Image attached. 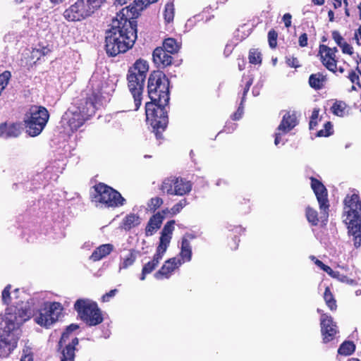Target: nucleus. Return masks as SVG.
<instances>
[{
  "instance_id": "nucleus-7",
  "label": "nucleus",
  "mask_w": 361,
  "mask_h": 361,
  "mask_svg": "<svg viewBox=\"0 0 361 361\" xmlns=\"http://www.w3.org/2000/svg\"><path fill=\"white\" fill-rule=\"evenodd\" d=\"M74 310L78 317L87 326L100 324L104 321L102 312L96 302L89 299H78L74 304Z\"/></svg>"
},
{
  "instance_id": "nucleus-52",
  "label": "nucleus",
  "mask_w": 361,
  "mask_h": 361,
  "mask_svg": "<svg viewBox=\"0 0 361 361\" xmlns=\"http://www.w3.org/2000/svg\"><path fill=\"white\" fill-rule=\"evenodd\" d=\"M319 109H314L312 112V115L310 117V121L309 123L310 129H314V128L317 125V120L319 117Z\"/></svg>"
},
{
  "instance_id": "nucleus-20",
  "label": "nucleus",
  "mask_w": 361,
  "mask_h": 361,
  "mask_svg": "<svg viewBox=\"0 0 361 361\" xmlns=\"http://www.w3.org/2000/svg\"><path fill=\"white\" fill-rule=\"evenodd\" d=\"M21 124L19 123H2L0 124V137H16L21 133Z\"/></svg>"
},
{
  "instance_id": "nucleus-16",
  "label": "nucleus",
  "mask_w": 361,
  "mask_h": 361,
  "mask_svg": "<svg viewBox=\"0 0 361 361\" xmlns=\"http://www.w3.org/2000/svg\"><path fill=\"white\" fill-rule=\"evenodd\" d=\"M152 59L155 66L160 69H164L172 65L173 57L172 54L164 50L160 47H157L152 53Z\"/></svg>"
},
{
  "instance_id": "nucleus-15",
  "label": "nucleus",
  "mask_w": 361,
  "mask_h": 361,
  "mask_svg": "<svg viewBox=\"0 0 361 361\" xmlns=\"http://www.w3.org/2000/svg\"><path fill=\"white\" fill-rule=\"evenodd\" d=\"M97 102V95L93 93L85 99L80 101L76 111H79L86 120H88L90 117L94 116L96 112Z\"/></svg>"
},
{
  "instance_id": "nucleus-12",
  "label": "nucleus",
  "mask_w": 361,
  "mask_h": 361,
  "mask_svg": "<svg viewBox=\"0 0 361 361\" xmlns=\"http://www.w3.org/2000/svg\"><path fill=\"white\" fill-rule=\"evenodd\" d=\"M92 14L83 0H77L75 4L66 8L63 16L69 22L80 21Z\"/></svg>"
},
{
  "instance_id": "nucleus-54",
  "label": "nucleus",
  "mask_w": 361,
  "mask_h": 361,
  "mask_svg": "<svg viewBox=\"0 0 361 361\" xmlns=\"http://www.w3.org/2000/svg\"><path fill=\"white\" fill-rule=\"evenodd\" d=\"M117 293L118 290L116 288L111 290L110 291L106 293L104 295H102V301L103 302H109L110 300V298L114 297Z\"/></svg>"
},
{
  "instance_id": "nucleus-34",
  "label": "nucleus",
  "mask_w": 361,
  "mask_h": 361,
  "mask_svg": "<svg viewBox=\"0 0 361 361\" xmlns=\"http://www.w3.org/2000/svg\"><path fill=\"white\" fill-rule=\"evenodd\" d=\"M355 351V345L353 341H345L343 342L338 349V353L341 355L348 356Z\"/></svg>"
},
{
  "instance_id": "nucleus-63",
  "label": "nucleus",
  "mask_w": 361,
  "mask_h": 361,
  "mask_svg": "<svg viewBox=\"0 0 361 361\" xmlns=\"http://www.w3.org/2000/svg\"><path fill=\"white\" fill-rule=\"evenodd\" d=\"M281 132L279 131V133H275V139H274V144L276 145H279V142H281Z\"/></svg>"
},
{
  "instance_id": "nucleus-14",
  "label": "nucleus",
  "mask_w": 361,
  "mask_h": 361,
  "mask_svg": "<svg viewBox=\"0 0 361 361\" xmlns=\"http://www.w3.org/2000/svg\"><path fill=\"white\" fill-rule=\"evenodd\" d=\"M320 326L324 343L332 341L338 332L336 323L334 321L332 317L327 314H322Z\"/></svg>"
},
{
  "instance_id": "nucleus-62",
  "label": "nucleus",
  "mask_w": 361,
  "mask_h": 361,
  "mask_svg": "<svg viewBox=\"0 0 361 361\" xmlns=\"http://www.w3.org/2000/svg\"><path fill=\"white\" fill-rule=\"evenodd\" d=\"M167 247H168V245L161 244L159 243L158 247H157L156 251H157L158 252L164 254L165 252L166 251Z\"/></svg>"
},
{
  "instance_id": "nucleus-4",
  "label": "nucleus",
  "mask_w": 361,
  "mask_h": 361,
  "mask_svg": "<svg viewBox=\"0 0 361 361\" xmlns=\"http://www.w3.org/2000/svg\"><path fill=\"white\" fill-rule=\"evenodd\" d=\"M149 71L147 61L139 59L128 68L126 75L127 85L134 101V110L142 104L145 80Z\"/></svg>"
},
{
  "instance_id": "nucleus-32",
  "label": "nucleus",
  "mask_w": 361,
  "mask_h": 361,
  "mask_svg": "<svg viewBox=\"0 0 361 361\" xmlns=\"http://www.w3.org/2000/svg\"><path fill=\"white\" fill-rule=\"evenodd\" d=\"M140 224V217L135 214H129L123 219V228L126 231H130Z\"/></svg>"
},
{
  "instance_id": "nucleus-3",
  "label": "nucleus",
  "mask_w": 361,
  "mask_h": 361,
  "mask_svg": "<svg viewBox=\"0 0 361 361\" xmlns=\"http://www.w3.org/2000/svg\"><path fill=\"white\" fill-rule=\"evenodd\" d=\"M343 219L348 233L356 248L361 246V201L357 194L347 195L343 200Z\"/></svg>"
},
{
  "instance_id": "nucleus-21",
  "label": "nucleus",
  "mask_w": 361,
  "mask_h": 361,
  "mask_svg": "<svg viewBox=\"0 0 361 361\" xmlns=\"http://www.w3.org/2000/svg\"><path fill=\"white\" fill-rule=\"evenodd\" d=\"M158 0H135L128 6L123 8L122 9H126L128 11V14L131 18L135 20L140 15V12L144 10L149 4L156 3Z\"/></svg>"
},
{
  "instance_id": "nucleus-56",
  "label": "nucleus",
  "mask_w": 361,
  "mask_h": 361,
  "mask_svg": "<svg viewBox=\"0 0 361 361\" xmlns=\"http://www.w3.org/2000/svg\"><path fill=\"white\" fill-rule=\"evenodd\" d=\"M319 49H322V51H327L334 56H336V53L338 52V49L336 47L331 48L325 44H320Z\"/></svg>"
},
{
  "instance_id": "nucleus-17",
  "label": "nucleus",
  "mask_w": 361,
  "mask_h": 361,
  "mask_svg": "<svg viewBox=\"0 0 361 361\" xmlns=\"http://www.w3.org/2000/svg\"><path fill=\"white\" fill-rule=\"evenodd\" d=\"M310 258L319 268L327 273L331 277L336 279L340 281L346 283L349 285L356 284V282L354 279H349L347 276L341 274L339 271H334L329 266L324 264L316 257L311 256Z\"/></svg>"
},
{
  "instance_id": "nucleus-25",
  "label": "nucleus",
  "mask_w": 361,
  "mask_h": 361,
  "mask_svg": "<svg viewBox=\"0 0 361 361\" xmlns=\"http://www.w3.org/2000/svg\"><path fill=\"white\" fill-rule=\"evenodd\" d=\"M175 190L174 195H184L189 193L192 190V183L182 178L174 177Z\"/></svg>"
},
{
  "instance_id": "nucleus-43",
  "label": "nucleus",
  "mask_w": 361,
  "mask_h": 361,
  "mask_svg": "<svg viewBox=\"0 0 361 361\" xmlns=\"http://www.w3.org/2000/svg\"><path fill=\"white\" fill-rule=\"evenodd\" d=\"M334 133L333 126L330 121H327L324 125V128L319 130L317 133V137H328Z\"/></svg>"
},
{
  "instance_id": "nucleus-44",
  "label": "nucleus",
  "mask_w": 361,
  "mask_h": 361,
  "mask_svg": "<svg viewBox=\"0 0 361 361\" xmlns=\"http://www.w3.org/2000/svg\"><path fill=\"white\" fill-rule=\"evenodd\" d=\"M267 37L270 48L275 49L277 47L278 32L274 29H271L268 32Z\"/></svg>"
},
{
  "instance_id": "nucleus-22",
  "label": "nucleus",
  "mask_w": 361,
  "mask_h": 361,
  "mask_svg": "<svg viewBox=\"0 0 361 361\" xmlns=\"http://www.w3.org/2000/svg\"><path fill=\"white\" fill-rule=\"evenodd\" d=\"M166 212V210H162L161 212H158L150 217L145 228L146 235H152L161 227Z\"/></svg>"
},
{
  "instance_id": "nucleus-41",
  "label": "nucleus",
  "mask_w": 361,
  "mask_h": 361,
  "mask_svg": "<svg viewBox=\"0 0 361 361\" xmlns=\"http://www.w3.org/2000/svg\"><path fill=\"white\" fill-rule=\"evenodd\" d=\"M164 18L167 23H170L174 18V6L173 3L168 2L165 5Z\"/></svg>"
},
{
  "instance_id": "nucleus-61",
  "label": "nucleus",
  "mask_w": 361,
  "mask_h": 361,
  "mask_svg": "<svg viewBox=\"0 0 361 361\" xmlns=\"http://www.w3.org/2000/svg\"><path fill=\"white\" fill-rule=\"evenodd\" d=\"M164 254L158 252L156 251V253L154 255L152 260L157 265L159 264L160 260L162 259Z\"/></svg>"
},
{
  "instance_id": "nucleus-60",
  "label": "nucleus",
  "mask_w": 361,
  "mask_h": 361,
  "mask_svg": "<svg viewBox=\"0 0 361 361\" xmlns=\"http://www.w3.org/2000/svg\"><path fill=\"white\" fill-rule=\"evenodd\" d=\"M243 110L242 108L239 107L237 111L231 116V118L233 121L239 120L243 115Z\"/></svg>"
},
{
  "instance_id": "nucleus-24",
  "label": "nucleus",
  "mask_w": 361,
  "mask_h": 361,
  "mask_svg": "<svg viewBox=\"0 0 361 361\" xmlns=\"http://www.w3.org/2000/svg\"><path fill=\"white\" fill-rule=\"evenodd\" d=\"M195 238V235L190 233H186L182 238L180 257L182 263L190 262L192 258V247L189 239Z\"/></svg>"
},
{
  "instance_id": "nucleus-29",
  "label": "nucleus",
  "mask_w": 361,
  "mask_h": 361,
  "mask_svg": "<svg viewBox=\"0 0 361 361\" xmlns=\"http://www.w3.org/2000/svg\"><path fill=\"white\" fill-rule=\"evenodd\" d=\"M86 121V118L79 111H75L68 118V125L72 130H77Z\"/></svg>"
},
{
  "instance_id": "nucleus-55",
  "label": "nucleus",
  "mask_w": 361,
  "mask_h": 361,
  "mask_svg": "<svg viewBox=\"0 0 361 361\" xmlns=\"http://www.w3.org/2000/svg\"><path fill=\"white\" fill-rule=\"evenodd\" d=\"M253 83V78H251V77H248L246 82H245V87L243 88V98H242V102H243V100L245 99V97L247 94V93L248 92L251 85H252Z\"/></svg>"
},
{
  "instance_id": "nucleus-10",
  "label": "nucleus",
  "mask_w": 361,
  "mask_h": 361,
  "mask_svg": "<svg viewBox=\"0 0 361 361\" xmlns=\"http://www.w3.org/2000/svg\"><path fill=\"white\" fill-rule=\"evenodd\" d=\"M63 308L59 302H46L38 310L35 317V322L44 327H49L59 320Z\"/></svg>"
},
{
  "instance_id": "nucleus-38",
  "label": "nucleus",
  "mask_w": 361,
  "mask_h": 361,
  "mask_svg": "<svg viewBox=\"0 0 361 361\" xmlns=\"http://www.w3.org/2000/svg\"><path fill=\"white\" fill-rule=\"evenodd\" d=\"M157 266L158 265L153 261H150L146 263L142 269L140 279L141 281H144L146 278V276L149 274H151L157 267Z\"/></svg>"
},
{
  "instance_id": "nucleus-64",
  "label": "nucleus",
  "mask_w": 361,
  "mask_h": 361,
  "mask_svg": "<svg viewBox=\"0 0 361 361\" xmlns=\"http://www.w3.org/2000/svg\"><path fill=\"white\" fill-rule=\"evenodd\" d=\"M334 8L335 9L338 8H340L341 6V5H342L341 0H334Z\"/></svg>"
},
{
  "instance_id": "nucleus-50",
  "label": "nucleus",
  "mask_w": 361,
  "mask_h": 361,
  "mask_svg": "<svg viewBox=\"0 0 361 361\" xmlns=\"http://www.w3.org/2000/svg\"><path fill=\"white\" fill-rule=\"evenodd\" d=\"M20 361H34L33 353L32 348L29 346H25L23 349V355Z\"/></svg>"
},
{
  "instance_id": "nucleus-18",
  "label": "nucleus",
  "mask_w": 361,
  "mask_h": 361,
  "mask_svg": "<svg viewBox=\"0 0 361 361\" xmlns=\"http://www.w3.org/2000/svg\"><path fill=\"white\" fill-rule=\"evenodd\" d=\"M182 262L176 257H172L166 260L162 265L161 269L154 274L157 279H162L163 278H169L171 274L179 266Z\"/></svg>"
},
{
  "instance_id": "nucleus-48",
  "label": "nucleus",
  "mask_w": 361,
  "mask_h": 361,
  "mask_svg": "<svg viewBox=\"0 0 361 361\" xmlns=\"http://www.w3.org/2000/svg\"><path fill=\"white\" fill-rule=\"evenodd\" d=\"M11 285L8 284L2 291L1 299H2L3 303L5 305H8L11 301Z\"/></svg>"
},
{
  "instance_id": "nucleus-27",
  "label": "nucleus",
  "mask_w": 361,
  "mask_h": 361,
  "mask_svg": "<svg viewBox=\"0 0 361 361\" xmlns=\"http://www.w3.org/2000/svg\"><path fill=\"white\" fill-rule=\"evenodd\" d=\"M331 36L336 44L341 49L343 54L350 56L353 54V47L345 41L344 38L338 30L332 31Z\"/></svg>"
},
{
  "instance_id": "nucleus-35",
  "label": "nucleus",
  "mask_w": 361,
  "mask_h": 361,
  "mask_svg": "<svg viewBox=\"0 0 361 361\" xmlns=\"http://www.w3.org/2000/svg\"><path fill=\"white\" fill-rule=\"evenodd\" d=\"M249 63L254 65H261L262 62V54L259 49L252 48L248 54Z\"/></svg>"
},
{
  "instance_id": "nucleus-40",
  "label": "nucleus",
  "mask_w": 361,
  "mask_h": 361,
  "mask_svg": "<svg viewBox=\"0 0 361 361\" xmlns=\"http://www.w3.org/2000/svg\"><path fill=\"white\" fill-rule=\"evenodd\" d=\"M237 204L238 209L245 213L249 212L250 210V200L249 198H245L243 196L238 197Z\"/></svg>"
},
{
  "instance_id": "nucleus-28",
  "label": "nucleus",
  "mask_w": 361,
  "mask_h": 361,
  "mask_svg": "<svg viewBox=\"0 0 361 361\" xmlns=\"http://www.w3.org/2000/svg\"><path fill=\"white\" fill-rule=\"evenodd\" d=\"M326 81V75L320 72L311 74L308 80L310 86L315 90H322L324 87Z\"/></svg>"
},
{
  "instance_id": "nucleus-36",
  "label": "nucleus",
  "mask_w": 361,
  "mask_h": 361,
  "mask_svg": "<svg viewBox=\"0 0 361 361\" xmlns=\"http://www.w3.org/2000/svg\"><path fill=\"white\" fill-rule=\"evenodd\" d=\"M175 183H174V177H170L166 178L163 182L160 187V190L163 192H166L168 195H174V190H175Z\"/></svg>"
},
{
  "instance_id": "nucleus-5",
  "label": "nucleus",
  "mask_w": 361,
  "mask_h": 361,
  "mask_svg": "<svg viewBox=\"0 0 361 361\" xmlns=\"http://www.w3.org/2000/svg\"><path fill=\"white\" fill-rule=\"evenodd\" d=\"M170 80L161 71H154L147 80V94L149 102L169 104L170 100Z\"/></svg>"
},
{
  "instance_id": "nucleus-1",
  "label": "nucleus",
  "mask_w": 361,
  "mask_h": 361,
  "mask_svg": "<svg viewBox=\"0 0 361 361\" xmlns=\"http://www.w3.org/2000/svg\"><path fill=\"white\" fill-rule=\"evenodd\" d=\"M137 20L126 9H121L112 20L111 28L106 31L105 50L109 56L126 53L137 39Z\"/></svg>"
},
{
  "instance_id": "nucleus-13",
  "label": "nucleus",
  "mask_w": 361,
  "mask_h": 361,
  "mask_svg": "<svg viewBox=\"0 0 361 361\" xmlns=\"http://www.w3.org/2000/svg\"><path fill=\"white\" fill-rule=\"evenodd\" d=\"M311 188L315 194L321 212L326 217L329 216V202L328 191L324 185L314 177H310Z\"/></svg>"
},
{
  "instance_id": "nucleus-37",
  "label": "nucleus",
  "mask_w": 361,
  "mask_h": 361,
  "mask_svg": "<svg viewBox=\"0 0 361 361\" xmlns=\"http://www.w3.org/2000/svg\"><path fill=\"white\" fill-rule=\"evenodd\" d=\"M306 218L310 224L312 226H317L319 224V218L317 211L307 206L305 209Z\"/></svg>"
},
{
  "instance_id": "nucleus-59",
  "label": "nucleus",
  "mask_w": 361,
  "mask_h": 361,
  "mask_svg": "<svg viewBox=\"0 0 361 361\" xmlns=\"http://www.w3.org/2000/svg\"><path fill=\"white\" fill-rule=\"evenodd\" d=\"M171 239V236L161 234V236L159 238V243L169 246Z\"/></svg>"
},
{
  "instance_id": "nucleus-49",
  "label": "nucleus",
  "mask_w": 361,
  "mask_h": 361,
  "mask_svg": "<svg viewBox=\"0 0 361 361\" xmlns=\"http://www.w3.org/2000/svg\"><path fill=\"white\" fill-rule=\"evenodd\" d=\"M174 220H171L166 222L161 232V234L172 237L173 231L174 229Z\"/></svg>"
},
{
  "instance_id": "nucleus-57",
  "label": "nucleus",
  "mask_w": 361,
  "mask_h": 361,
  "mask_svg": "<svg viewBox=\"0 0 361 361\" xmlns=\"http://www.w3.org/2000/svg\"><path fill=\"white\" fill-rule=\"evenodd\" d=\"M308 37L307 33H302L300 35L298 38V44L301 47H305L307 46L308 43Z\"/></svg>"
},
{
  "instance_id": "nucleus-19",
  "label": "nucleus",
  "mask_w": 361,
  "mask_h": 361,
  "mask_svg": "<svg viewBox=\"0 0 361 361\" xmlns=\"http://www.w3.org/2000/svg\"><path fill=\"white\" fill-rule=\"evenodd\" d=\"M298 123L295 112L288 111L286 112L277 128V130L286 134L293 130Z\"/></svg>"
},
{
  "instance_id": "nucleus-47",
  "label": "nucleus",
  "mask_w": 361,
  "mask_h": 361,
  "mask_svg": "<svg viewBox=\"0 0 361 361\" xmlns=\"http://www.w3.org/2000/svg\"><path fill=\"white\" fill-rule=\"evenodd\" d=\"M50 50L46 47H42V49H32L31 52L32 59L36 58L37 60H39L42 56L47 55Z\"/></svg>"
},
{
  "instance_id": "nucleus-58",
  "label": "nucleus",
  "mask_w": 361,
  "mask_h": 361,
  "mask_svg": "<svg viewBox=\"0 0 361 361\" xmlns=\"http://www.w3.org/2000/svg\"><path fill=\"white\" fill-rule=\"evenodd\" d=\"M292 16L289 13H286L283 16L282 20L286 28H289L291 26Z\"/></svg>"
},
{
  "instance_id": "nucleus-45",
  "label": "nucleus",
  "mask_w": 361,
  "mask_h": 361,
  "mask_svg": "<svg viewBox=\"0 0 361 361\" xmlns=\"http://www.w3.org/2000/svg\"><path fill=\"white\" fill-rule=\"evenodd\" d=\"M163 204V200L159 197H152L147 203V207L150 211L154 212Z\"/></svg>"
},
{
  "instance_id": "nucleus-33",
  "label": "nucleus",
  "mask_w": 361,
  "mask_h": 361,
  "mask_svg": "<svg viewBox=\"0 0 361 361\" xmlns=\"http://www.w3.org/2000/svg\"><path fill=\"white\" fill-rule=\"evenodd\" d=\"M324 300L326 306L331 311H336L337 310L336 300L331 290V288L329 286L325 288L324 293Z\"/></svg>"
},
{
  "instance_id": "nucleus-31",
  "label": "nucleus",
  "mask_w": 361,
  "mask_h": 361,
  "mask_svg": "<svg viewBox=\"0 0 361 361\" xmlns=\"http://www.w3.org/2000/svg\"><path fill=\"white\" fill-rule=\"evenodd\" d=\"M140 254V251L135 249L129 250L128 254L123 259L119 264L120 269H126L132 266L136 261L137 256Z\"/></svg>"
},
{
  "instance_id": "nucleus-51",
  "label": "nucleus",
  "mask_w": 361,
  "mask_h": 361,
  "mask_svg": "<svg viewBox=\"0 0 361 361\" xmlns=\"http://www.w3.org/2000/svg\"><path fill=\"white\" fill-rule=\"evenodd\" d=\"M286 63L290 68H298L301 66L298 59L294 56H286Z\"/></svg>"
},
{
  "instance_id": "nucleus-46",
  "label": "nucleus",
  "mask_w": 361,
  "mask_h": 361,
  "mask_svg": "<svg viewBox=\"0 0 361 361\" xmlns=\"http://www.w3.org/2000/svg\"><path fill=\"white\" fill-rule=\"evenodd\" d=\"M356 70L358 71V73H357L355 71L351 70L348 74V78L352 83H355L359 87H361L359 77V74H361V71L360 70L358 65L356 67Z\"/></svg>"
},
{
  "instance_id": "nucleus-26",
  "label": "nucleus",
  "mask_w": 361,
  "mask_h": 361,
  "mask_svg": "<svg viewBox=\"0 0 361 361\" xmlns=\"http://www.w3.org/2000/svg\"><path fill=\"white\" fill-rule=\"evenodd\" d=\"M114 250L111 244H103L97 247L92 253L90 259L93 262H97L108 256Z\"/></svg>"
},
{
  "instance_id": "nucleus-39",
  "label": "nucleus",
  "mask_w": 361,
  "mask_h": 361,
  "mask_svg": "<svg viewBox=\"0 0 361 361\" xmlns=\"http://www.w3.org/2000/svg\"><path fill=\"white\" fill-rule=\"evenodd\" d=\"M345 107L346 104L345 102L342 101H336L333 104L331 107V110L334 115L342 116L344 114Z\"/></svg>"
},
{
  "instance_id": "nucleus-11",
  "label": "nucleus",
  "mask_w": 361,
  "mask_h": 361,
  "mask_svg": "<svg viewBox=\"0 0 361 361\" xmlns=\"http://www.w3.org/2000/svg\"><path fill=\"white\" fill-rule=\"evenodd\" d=\"M79 326L76 324H71L68 326L62 334L58 343L59 350H61V361H74L75 346L78 345L79 340L77 337L73 338L71 341L69 337L71 334L78 329Z\"/></svg>"
},
{
  "instance_id": "nucleus-9",
  "label": "nucleus",
  "mask_w": 361,
  "mask_h": 361,
  "mask_svg": "<svg viewBox=\"0 0 361 361\" xmlns=\"http://www.w3.org/2000/svg\"><path fill=\"white\" fill-rule=\"evenodd\" d=\"M96 202L104 204L107 207H118L126 203V200L121 193L104 183H99L94 187Z\"/></svg>"
},
{
  "instance_id": "nucleus-23",
  "label": "nucleus",
  "mask_w": 361,
  "mask_h": 361,
  "mask_svg": "<svg viewBox=\"0 0 361 361\" xmlns=\"http://www.w3.org/2000/svg\"><path fill=\"white\" fill-rule=\"evenodd\" d=\"M318 56L321 63L329 71L336 73L337 72L338 59L336 56L332 55L327 51H322L319 48Z\"/></svg>"
},
{
  "instance_id": "nucleus-2",
  "label": "nucleus",
  "mask_w": 361,
  "mask_h": 361,
  "mask_svg": "<svg viewBox=\"0 0 361 361\" xmlns=\"http://www.w3.org/2000/svg\"><path fill=\"white\" fill-rule=\"evenodd\" d=\"M30 319L27 309L11 306L6 309L5 326L0 331V358H5L17 347L20 326Z\"/></svg>"
},
{
  "instance_id": "nucleus-53",
  "label": "nucleus",
  "mask_w": 361,
  "mask_h": 361,
  "mask_svg": "<svg viewBox=\"0 0 361 361\" xmlns=\"http://www.w3.org/2000/svg\"><path fill=\"white\" fill-rule=\"evenodd\" d=\"M187 201L185 199L180 200L178 203L174 204L171 208L173 214H176L186 205Z\"/></svg>"
},
{
  "instance_id": "nucleus-30",
  "label": "nucleus",
  "mask_w": 361,
  "mask_h": 361,
  "mask_svg": "<svg viewBox=\"0 0 361 361\" xmlns=\"http://www.w3.org/2000/svg\"><path fill=\"white\" fill-rule=\"evenodd\" d=\"M180 47L181 44L178 43L176 39L169 37L164 40L162 46L160 47L173 55L179 51Z\"/></svg>"
},
{
  "instance_id": "nucleus-42",
  "label": "nucleus",
  "mask_w": 361,
  "mask_h": 361,
  "mask_svg": "<svg viewBox=\"0 0 361 361\" xmlns=\"http://www.w3.org/2000/svg\"><path fill=\"white\" fill-rule=\"evenodd\" d=\"M87 7L90 8L91 12L94 13V12L98 10L105 2L106 0H83Z\"/></svg>"
},
{
  "instance_id": "nucleus-6",
  "label": "nucleus",
  "mask_w": 361,
  "mask_h": 361,
  "mask_svg": "<svg viewBox=\"0 0 361 361\" xmlns=\"http://www.w3.org/2000/svg\"><path fill=\"white\" fill-rule=\"evenodd\" d=\"M169 104L147 102L145 104L146 120L152 126L157 139H163V132L169 123L168 111L166 107Z\"/></svg>"
},
{
  "instance_id": "nucleus-8",
  "label": "nucleus",
  "mask_w": 361,
  "mask_h": 361,
  "mask_svg": "<svg viewBox=\"0 0 361 361\" xmlns=\"http://www.w3.org/2000/svg\"><path fill=\"white\" fill-rule=\"evenodd\" d=\"M49 118V111L44 106H31L25 119V125L28 135L32 137L39 135L46 126Z\"/></svg>"
}]
</instances>
